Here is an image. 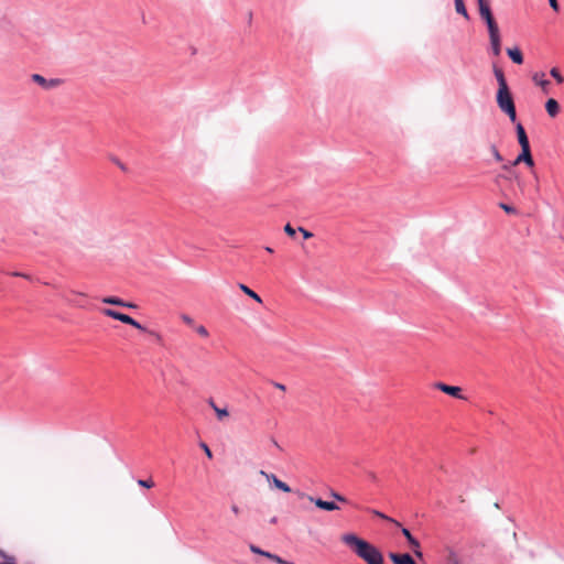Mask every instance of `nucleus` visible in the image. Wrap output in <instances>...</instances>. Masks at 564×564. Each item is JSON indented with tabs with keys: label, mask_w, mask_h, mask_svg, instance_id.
Returning a JSON list of instances; mask_svg holds the SVG:
<instances>
[{
	"label": "nucleus",
	"mask_w": 564,
	"mask_h": 564,
	"mask_svg": "<svg viewBox=\"0 0 564 564\" xmlns=\"http://www.w3.org/2000/svg\"><path fill=\"white\" fill-rule=\"evenodd\" d=\"M299 231L303 235L304 239H310L313 237V234L303 227H299Z\"/></svg>",
	"instance_id": "obj_35"
},
{
	"label": "nucleus",
	"mask_w": 564,
	"mask_h": 564,
	"mask_svg": "<svg viewBox=\"0 0 564 564\" xmlns=\"http://www.w3.org/2000/svg\"><path fill=\"white\" fill-rule=\"evenodd\" d=\"M389 557L393 562V564H416L413 557L408 553H390Z\"/></svg>",
	"instance_id": "obj_10"
},
{
	"label": "nucleus",
	"mask_w": 564,
	"mask_h": 564,
	"mask_svg": "<svg viewBox=\"0 0 564 564\" xmlns=\"http://www.w3.org/2000/svg\"><path fill=\"white\" fill-rule=\"evenodd\" d=\"M215 413H216V416L218 419V421H224L226 420L228 416H229V412H228V409L227 408H217L215 410Z\"/></svg>",
	"instance_id": "obj_22"
},
{
	"label": "nucleus",
	"mask_w": 564,
	"mask_h": 564,
	"mask_svg": "<svg viewBox=\"0 0 564 564\" xmlns=\"http://www.w3.org/2000/svg\"><path fill=\"white\" fill-rule=\"evenodd\" d=\"M550 74L556 80L557 84H562L564 82V77L561 75L560 70L556 67H553L550 70Z\"/></svg>",
	"instance_id": "obj_24"
},
{
	"label": "nucleus",
	"mask_w": 564,
	"mask_h": 564,
	"mask_svg": "<svg viewBox=\"0 0 564 564\" xmlns=\"http://www.w3.org/2000/svg\"><path fill=\"white\" fill-rule=\"evenodd\" d=\"M499 177H505V180H509L510 178L508 176H502V175H499L497 178H499Z\"/></svg>",
	"instance_id": "obj_48"
},
{
	"label": "nucleus",
	"mask_w": 564,
	"mask_h": 564,
	"mask_svg": "<svg viewBox=\"0 0 564 564\" xmlns=\"http://www.w3.org/2000/svg\"><path fill=\"white\" fill-rule=\"evenodd\" d=\"M122 306H123V307H129V308H134V307H135V305H134V304H132V303H127V302H126V305H122Z\"/></svg>",
	"instance_id": "obj_43"
},
{
	"label": "nucleus",
	"mask_w": 564,
	"mask_h": 564,
	"mask_svg": "<svg viewBox=\"0 0 564 564\" xmlns=\"http://www.w3.org/2000/svg\"><path fill=\"white\" fill-rule=\"evenodd\" d=\"M520 163H525L529 167L534 166V161L531 154L530 147L521 148V153L517 156V159L511 163L512 166H516Z\"/></svg>",
	"instance_id": "obj_6"
},
{
	"label": "nucleus",
	"mask_w": 564,
	"mask_h": 564,
	"mask_svg": "<svg viewBox=\"0 0 564 564\" xmlns=\"http://www.w3.org/2000/svg\"><path fill=\"white\" fill-rule=\"evenodd\" d=\"M265 251H268V252L272 253V252H273V249H272V248H270V247H265Z\"/></svg>",
	"instance_id": "obj_44"
},
{
	"label": "nucleus",
	"mask_w": 564,
	"mask_h": 564,
	"mask_svg": "<svg viewBox=\"0 0 564 564\" xmlns=\"http://www.w3.org/2000/svg\"><path fill=\"white\" fill-rule=\"evenodd\" d=\"M507 54L513 63L518 65H521L523 63V55L519 47L508 48Z\"/></svg>",
	"instance_id": "obj_13"
},
{
	"label": "nucleus",
	"mask_w": 564,
	"mask_h": 564,
	"mask_svg": "<svg viewBox=\"0 0 564 564\" xmlns=\"http://www.w3.org/2000/svg\"><path fill=\"white\" fill-rule=\"evenodd\" d=\"M479 14L486 21V23L495 20L488 0H477Z\"/></svg>",
	"instance_id": "obj_9"
},
{
	"label": "nucleus",
	"mask_w": 564,
	"mask_h": 564,
	"mask_svg": "<svg viewBox=\"0 0 564 564\" xmlns=\"http://www.w3.org/2000/svg\"><path fill=\"white\" fill-rule=\"evenodd\" d=\"M208 405L215 411L218 406L213 399L208 400Z\"/></svg>",
	"instance_id": "obj_38"
},
{
	"label": "nucleus",
	"mask_w": 564,
	"mask_h": 564,
	"mask_svg": "<svg viewBox=\"0 0 564 564\" xmlns=\"http://www.w3.org/2000/svg\"><path fill=\"white\" fill-rule=\"evenodd\" d=\"M549 3H550V6H551V8H552L555 12H557V11L560 10V6H558L557 0H549Z\"/></svg>",
	"instance_id": "obj_36"
},
{
	"label": "nucleus",
	"mask_w": 564,
	"mask_h": 564,
	"mask_svg": "<svg viewBox=\"0 0 564 564\" xmlns=\"http://www.w3.org/2000/svg\"><path fill=\"white\" fill-rule=\"evenodd\" d=\"M490 151H491V153H492V155H494L496 161L501 162L503 160L501 154H500V152H499V150H498V148L496 145L492 144L490 147Z\"/></svg>",
	"instance_id": "obj_28"
},
{
	"label": "nucleus",
	"mask_w": 564,
	"mask_h": 564,
	"mask_svg": "<svg viewBox=\"0 0 564 564\" xmlns=\"http://www.w3.org/2000/svg\"><path fill=\"white\" fill-rule=\"evenodd\" d=\"M300 496L307 498L311 502H313L319 509H323L326 511H334V510L339 509V507L335 502L325 501L321 498H314V497L307 496L305 494H301Z\"/></svg>",
	"instance_id": "obj_7"
},
{
	"label": "nucleus",
	"mask_w": 564,
	"mask_h": 564,
	"mask_svg": "<svg viewBox=\"0 0 564 564\" xmlns=\"http://www.w3.org/2000/svg\"><path fill=\"white\" fill-rule=\"evenodd\" d=\"M138 485L144 488H152L154 486V481L151 478L145 480L139 479Z\"/></svg>",
	"instance_id": "obj_30"
},
{
	"label": "nucleus",
	"mask_w": 564,
	"mask_h": 564,
	"mask_svg": "<svg viewBox=\"0 0 564 564\" xmlns=\"http://www.w3.org/2000/svg\"><path fill=\"white\" fill-rule=\"evenodd\" d=\"M195 330L203 338H207L209 336V333H208L207 328L204 325L196 326Z\"/></svg>",
	"instance_id": "obj_26"
},
{
	"label": "nucleus",
	"mask_w": 564,
	"mask_h": 564,
	"mask_svg": "<svg viewBox=\"0 0 564 564\" xmlns=\"http://www.w3.org/2000/svg\"><path fill=\"white\" fill-rule=\"evenodd\" d=\"M494 73H495V76H496L498 85H499L498 88H507L508 84H507V80L505 78L503 72L500 68L495 67L494 68Z\"/></svg>",
	"instance_id": "obj_17"
},
{
	"label": "nucleus",
	"mask_w": 564,
	"mask_h": 564,
	"mask_svg": "<svg viewBox=\"0 0 564 564\" xmlns=\"http://www.w3.org/2000/svg\"><path fill=\"white\" fill-rule=\"evenodd\" d=\"M499 207H500L501 209H503V210H505L506 213H508V214H516V213H517V210H516V208H514V207H512V206H510V205H508V204H505V203H500V204H499Z\"/></svg>",
	"instance_id": "obj_31"
},
{
	"label": "nucleus",
	"mask_w": 564,
	"mask_h": 564,
	"mask_svg": "<svg viewBox=\"0 0 564 564\" xmlns=\"http://www.w3.org/2000/svg\"><path fill=\"white\" fill-rule=\"evenodd\" d=\"M497 104L499 109L508 115L510 120L512 122H516L517 120V112H516V106L512 98V95L509 90V87L507 88H498L497 91Z\"/></svg>",
	"instance_id": "obj_3"
},
{
	"label": "nucleus",
	"mask_w": 564,
	"mask_h": 564,
	"mask_svg": "<svg viewBox=\"0 0 564 564\" xmlns=\"http://www.w3.org/2000/svg\"><path fill=\"white\" fill-rule=\"evenodd\" d=\"M544 73H535L532 77L533 82L541 86L543 90H546V87L550 85V82L544 79Z\"/></svg>",
	"instance_id": "obj_15"
},
{
	"label": "nucleus",
	"mask_w": 564,
	"mask_h": 564,
	"mask_svg": "<svg viewBox=\"0 0 564 564\" xmlns=\"http://www.w3.org/2000/svg\"><path fill=\"white\" fill-rule=\"evenodd\" d=\"M516 129H517L518 141H519V144L521 145V148L530 147L529 139H528V135L525 133L523 126L521 123H518Z\"/></svg>",
	"instance_id": "obj_12"
},
{
	"label": "nucleus",
	"mask_w": 564,
	"mask_h": 564,
	"mask_svg": "<svg viewBox=\"0 0 564 564\" xmlns=\"http://www.w3.org/2000/svg\"><path fill=\"white\" fill-rule=\"evenodd\" d=\"M455 9H456L457 13H459V14L464 15L466 19H468V13H467V10H466V7H465L463 0H455Z\"/></svg>",
	"instance_id": "obj_21"
},
{
	"label": "nucleus",
	"mask_w": 564,
	"mask_h": 564,
	"mask_svg": "<svg viewBox=\"0 0 564 564\" xmlns=\"http://www.w3.org/2000/svg\"><path fill=\"white\" fill-rule=\"evenodd\" d=\"M446 564H459V558L453 550H448Z\"/></svg>",
	"instance_id": "obj_23"
},
{
	"label": "nucleus",
	"mask_w": 564,
	"mask_h": 564,
	"mask_svg": "<svg viewBox=\"0 0 564 564\" xmlns=\"http://www.w3.org/2000/svg\"><path fill=\"white\" fill-rule=\"evenodd\" d=\"M31 79L37 84L39 86H41L44 90H52L54 88H57L58 86L62 85L63 80L59 79V78H51V79H46L45 77H43L42 75L40 74H33L31 75Z\"/></svg>",
	"instance_id": "obj_4"
},
{
	"label": "nucleus",
	"mask_w": 564,
	"mask_h": 564,
	"mask_svg": "<svg viewBox=\"0 0 564 564\" xmlns=\"http://www.w3.org/2000/svg\"><path fill=\"white\" fill-rule=\"evenodd\" d=\"M488 26L489 39L500 37L499 26L496 20L486 23Z\"/></svg>",
	"instance_id": "obj_16"
},
{
	"label": "nucleus",
	"mask_w": 564,
	"mask_h": 564,
	"mask_svg": "<svg viewBox=\"0 0 564 564\" xmlns=\"http://www.w3.org/2000/svg\"><path fill=\"white\" fill-rule=\"evenodd\" d=\"M265 557H268L269 560H271L278 564H289L286 561H284L280 556L272 554V553L265 554Z\"/></svg>",
	"instance_id": "obj_27"
},
{
	"label": "nucleus",
	"mask_w": 564,
	"mask_h": 564,
	"mask_svg": "<svg viewBox=\"0 0 564 564\" xmlns=\"http://www.w3.org/2000/svg\"><path fill=\"white\" fill-rule=\"evenodd\" d=\"M239 289L246 294L248 295L249 297L253 299L256 302L258 303H262V300L261 297L254 292L252 291L251 289H249L247 285L240 283L239 284Z\"/></svg>",
	"instance_id": "obj_18"
},
{
	"label": "nucleus",
	"mask_w": 564,
	"mask_h": 564,
	"mask_svg": "<svg viewBox=\"0 0 564 564\" xmlns=\"http://www.w3.org/2000/svg\"><path fill=\"white\" fill-rule=\"evenodd\" d=\"M284 232L290 237H294L296 231L290 224H286L284 226Z\"/></svg>",
	"instance_id": "obj_33"
},
{
	"label": "nucleus",
	"mask_w": 564,
	"mask_h": 564,
	"mask_svg": "<svg viewBox=\"0 0 564 564\" xmlns=\"http://www.w3.org/2000/svg\"><path fill=\"white\" fill-rule=\"evenodd\" d=\"M231 511H232L235 514H239L240 509H239V507H238L237 505H232V506H231Z\"/></svg>",
	"instance_id": "obj_40"
},
{
	"label": "nucleus",
	"mask_w": 564,
	"mask_h": 564,
	"mask_svg": "<svg viewBox=\"0 0 564 564\" xmlns=\"http://www.w3.org/2000/svg\"><path fill=\"white\" fill-rule=\"evenodd\" d=\"M511 174H512V176L518 181V184H519L520 191H521V192H523V186H522L521 182L519 181L518 175H517V174H513V173H511Z\"/></svg>",
	"instance_id": "obj_41"
},
{
	"label": "nucleus",
	"mask_w": 564,
	"mask_h": 564,
	"mask_svg": "<svg viewBox=\"0 0 564 564\" xmlns=\"http://www.w3.org/2000/svg\"><path fill=\"white\" fill-rule=\"evenodd\" d=\"M182 321H183L185 324H187V325H193V324H194V319H193L191 316H188V315H183V316H182Z\"/></svg>",
	"instance_id": "obj_37"
},
{
	"label": "nucleus",
	"mask_w": 564,
	"mask_h": 564,
	"mask_svg": "<svg viewBox=\"0 0 564 564\" xmlns=\"http://www.w3.org/2000/svg\"><path fill=\"white\" fill-rule=\"evenodd\" d=\"M101 312H102V314H105L108 317H111L113 319L120 321L121 323L131 325V326H133L134 328H137V329H139L141 332H147L158 343H161V340H162V336L158 332L147 329L139 322H137L135 319H133L131 316H129L127 314L117 312V311L111 310V308H104Z\"/></svg>",
	"instance_id": "obj_2"
},
{
	"label": "nucleus",
	"mask_w": 564,
	"mask_h": 564,
	"mask_svg": "<svg viewBox=\"0 0 564 564\" xmlns=\"http://www.w3.org/2000/svg\"><path fill=\"white\" fill-rule=\"evenodd\" d=\"M434 388L454 398L465 400L466 398L462 394V388L457 386H448L443 382H435Z\"/></svg>",
	"instance_id": "obj_5"
},
{
	"label": "nucleus",
	"mask_w": 564,
	"mask_h": 564,
	"mask_svg": "<svg viewBox=\"0 0 564 564\" xmlns=\"http://www.w3.org/2000/svg\"><path fill=\"white\" fill-rule=\"evenodd\" d=\"M491 51L495 56H499L501 52L500 37L490 39Z\"/></svg>",
	"instance_id": "obj_19"
},
{
	"label": "nucleus",
	"mask_w": 564,
	"mask_h": 564,
	"mask_svg": "<svg viewBox=\"0 0 564 564\" xmlns=\"http://www.w3.org/2000/svg\"><path fill=\"white\" fill-rule=\"evenodd\" d=\"M117 164L121 170H124V166L121 163L117 162Z\"/></svg>",
	"instance_id": "obj_47"
},
{
	"label": "nucleus",
	"mask_w": 564,
	"mask_h": 564,
	"mask_svg": "<svg viewBox=\"0 0 564 564\" xmlns=\"http://www.w3.org/2000/svg\"><path fill=\"white\" fill-rule=\"evenodd\" d=\"M370 512L376 516V517H379L383 520H387V521H390V522H393L395 525H400V523L391 518H389L388 516H386L384 513L378 511V510H370Z\"/></svg>",
	"instance_id": "obj_25"
},
{
	"label": "nucleus",
	"mask_w": 564,
	"mask_h": 564,
	"mask_svg": "<svg viewBox=\"0 0 564 564\" xmlns=\"http://www.w3.org/2000/svg\"><path fill=\"white\" fill-rule=\"evenodd\" d=\"M545 109L550 117L554 118L560 112V105L555 99L550 98L545 104Z\"/></svg>",
	"instance_id": "obj_14"
},
{
	"label": "nucleus",
	"mask_w": 564,
	"mask_h": 564,
	"mask_svg": "<svg viewBox=\"0 0 564 564\" xmlns=\"http://www.w3.org/2000/svg\"><path fill=\"white\" fill-rule=\"evenodd\" d=\"M199 446H200V448L205 452L206 456H207L209 459H212V458H213V453H212L210 448L208 447V445H207L206 443L202 442V443L199 444Z\"/></svg>",
	"instance_id": "obj_32"
},
{
	"label": "nucleus",
	"mask_w": 564,
	"mask_h": 564,
	"mask_svg": "<svg viewBox=\"0 0 564 564\" xmlns=\"http://www.w3.org/2000/svg\"><path fill=\"white\" fill-rule=\"evenodd\" d=\"M260 475L264 476L268 481L272 482L276 489H279L283 492L292 491L290 486L286 482L280 480L274 474H268L264 470H261Z\"/></svg>",
	"instance_id": "obj_8"
},
{
	"label": "nucleus",
	"mask_w": 564,
	"mask_h": 564,
	"mask_svg": "<svg viewBox=\"0 0 564 564\" xmlns=\"http://www.w3.org/2000/svg\"><path fill=\"white\" fill-rule=\"evenodd\" d=\"M330 497L335 498L337 501L347 502V499L336 491H332Z\"/></svg>",
	"instance_id": "obj_34"
},
{
	"label": "nucleus",
	"mask_w": 564,
	"mask_h": 564,
	"mask_svg": "<svg viewBox=\"0 0 564 564\" xmlns=\"http://www.w3.org/2000/svg\"><path fill=\"white\" fill-rule=\"evenodd\" d=\"M341 541L352 549L358 557L367 564H383L382 553L368 541L354 533H347L341 536Z\"/></svg>",
	"instance_id": "obj_1"
},
{
	"label": "nucleus",
	"mask_w": 564,
	"mask_h": 564,
	"mask_svg": "<svg viewBox=\"0 0 564 564\" xmlns=\"http://www.w3.org/2000/svg\"><path fill=\"white\" fill-rule=\"evenodd\" d=\"M250 551L254 554H259V555H262V556H265V554H269L270 552H267V551H263L261 550L260 547H258L257 545L254 544H250L249 546Z\"/></svg>",
	"instance_id": "obj_29"
},
{
	"label": "nucleus",
	"mask_w": 564,
	"mask_h": 564,
	"mask_svg": "<svg viewBox=\"0 0 564 564\" xmlns=\"http://www.w3.org/2000/svg\"><path fill=\"white\" fill-rule=\"evenodd\" d=\"M272 445L279 447V444H278V442L274 438H272Z\"/></svg>",
	"instance_id": "obj_45"
},
{
	"label": "nucleus",
	"mask_w": 564,
	"mask_h": 564,
	"mask_svg": "<svg viewBox=\"0 0 564 564\" xmlns=\"http://www.w3.org/2000/svg\"><path fill=\"white\" fill-rule=\"evenodd\" d=\"M274 387H275L276 389L281 390V391H285V386H284V384H282V383L275 382V383H274Z\"/></svg>",
	"instance_id": "obj_39"
},
{
	"label": "nucleus",
	"mask_w": 564,
	"mask_h": 564,
	"mask_svg": "<svg viewBox=\"0 0 564 564\" xmlns=\"http://www.w3.org/2000/svg\"><path fill=\"white\" fill-rule=\"evenodd\" d=\"M12 274L15 275V276H22V278H26V279L29 278L26 274L20 273V272H14Z\"/></svg>",
	"instance_id": "obj_42"
},
{
	"label": "nucleus",
	"mask_w": 564,
	"mask_h": 564,
	"mask_svg": "<svg viewBox=\"0 0 564 564\" xmlns=\"http://www.w3.org/2000/svg\"><path fill=\"white\" fill-rule=\"evenodd\" d=\"M402 534L405 536V539L408 540V542L410 543V545L412 546L413 549V552L416 556L419 557H422V552L420 550V543L419 541L411 534V532L403 528L402 529Z\"/></svg>",
	"instance_id": "obj_11"
},
{
	"label": "nucleus",
	"mask_w": 564,
	"mask_h": 564,
	"mask_svg": "<svg viewBox=\"0 0 564 564\" xmlns=\"http://www.w3.org/2000/svg\"><path fill=\"white\" fill-rule=\"evenodd\" d=\"M502 167H503V170H506V171H510V166H509V165H503Z\"/></svg>",
	"instance_id": "obj_46"
},
{
	"label": "nucleus",
	"mask_w": 564,
	"mask_h": 564,
	"mask_svg": "<svg viewBox=\"0 0 564 564\" xmlns=\"http://www.w3.org/2000/svg\"><path fill=\"white\" fill-rule=\"evenodd\" d=\"M101 301H102V303L110 304V305H117V306L126 305V302L123 300L116 297V296H106Z\"/></svg>",
	"instance_id": "obj_20"
}]
</instances>
